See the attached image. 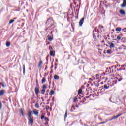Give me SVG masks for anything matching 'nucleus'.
Wrapping results in <instances>:
<instances>
[{
    "mask_svg": "<svg viewBox=\"0 0 126 126\" xmlns=\"http://www.w3.org/2000/svg\"><path fill=\"white\" fill-rule=\"evenodd\" d=\"M45 25L47 27L46 30H51V28L54 25V20L52 18H49L47 19V22L45 23Z\"/></svg>",
    "mask_w": 126,
    "mask_h": 126,
    "instance_id": "f257e3e1",
    "label": "nucleus"
},
{
    "mask_svg": "<svg viewBox=\"0 0 126 126\" xmlns=\"http://www.w3.org/2000/svg\"><path fill=\"white\" fill-rule=\"evenodd\" d=\"M93 35L94 40H97V37H99V33L96 30L93 31Z\"/></svg>",
    "mask_w": 126,
    "mask_h": 126,
    "instance_id": "f03ea898",
    "label": "nucleus"
},
{
    "mask_svg": "<svg viewBox=\"0 0 126 126\" xmlns=\"http://www.w3.org/2000/svg\"><path fill=\"white\" fill-rule=\"evenodd\" d=\"M36 85V87L35 88V94L36 95H38V94H39V90L40 89V86L39 85V84L38 83H37Z\"/></svg>",
    "mask_w": 126,
    "mask_h": 126,
    "instance_id": "7ed1b4c3",
    "label": "nucleus"
},
{
    "mask_svg": "<svg viewBox=\"0 0 126 126\" xmlns=\"http://www.w3.org/2000/svg\"><path fill=\"white\" fill-rule=\"evenodd\" d=\"M120 116H122V114H118L116 116H113L111 119H109V121H112V120H115V119H117L119 118V117H120Z\"/></svg>",
    "mask_w": 126,
    "mask_h": 126,
    "instance_id": "20e7f679",
    "label": "nucleus"
},
{
    "mask_svg": "<svg viewBox=\"0 0 126 126\" xmlns=\"http://www.w3.org/2000/svg\"><path fill=\"white\" fill-rule=\"evenodd\" d=\"M83 22H84V17H83L82 19H80L79 21V26H82V24H83Z\"/></svg>",
    "mask_w": 126,
    "mask_h": 126,
    "instance_id": "39448f33",
    "label": "nucleus"
},
{
    "mask_svg": "<svg viewBox=\"0 0 126 126\" xmlns=\"http://www.w3.org/2000/svg\"><path fill=\"white\" fill-rule=\"evenodd\" d=\"M119 50H126V46H125L124 45H121L118 48Z\"/></svg>",
    "mask_w": 126,
    "mask_h": 126,
    "instance_id": "423d86ee",
    "label": "nucleus"
},
{
    "mask_svg": "<svg viewBox=\"0 0 126 126\" xmlns=\"http://www.w3.org/2000/svg\"><path fill=\"white\" fill-rule=\"evenodd\" d=\"M33 113L34 115H35V116H38V115H39V111L37 109L33 110Z\"/></svg>",
    "mask_w": 126,
    "mask_h": 126,
    "instance_id": "0eeeda50",
    "label": "nucleus"
},
{
    "mask_svg": "<svg viewBox=\"0 0 126 126\" xmlns=\"http://www.w3.org/2000/svg\"><path fill=\"white\" fill-rule=\"evenodd\" d=\"M29 121L31 125V126H33V124H34V120L32 118H29Z\"/></svg>",
    "mask_w": 126,
    "mask_h": 126,
    "instance_id": "6e6552de",
    "label": "nucleus"
},
{
    "mask_svg": "<svg viewBox=\"0 0 126 126\" xmlns=\"http://www.w3.org/2000/svg\"><path fill=\"white\" fill-rule=\"evenodd\" d=\"M103 87L104 89H109V88H110V85H109V84H105L103 85Z\"/></svg>",
    "mask_w": 126,
    "mask_h": 126,
    "instance_id": "1a4fd4ad",
    "label": "nucleus"
},
{
    "mask_svg": "<svg viewBox=\"0 0 126 126\" xmlns=\"http://www.w3.org/2000/svg\"><path fill=\"white\" fill-rule=\"evenodd\" d=\"M31 115H32V110H29L28 112V118H31Z\"/></svg>",
    "mask_w": 126,
    "mask_h": 126,
    "instance_id": "9d476101",
    "label": "nucleus"
},
{
    "mask_svg": "<svg viewBox=\"0 0 126 126\" xmlns=\"http://www.w3.org/2000/svg\"><path fill=\"white\" fill-rule=\"evenodd\" d=\"M42 65H43V61H40L38 63L39 68H42Z\"/></svg>",
    "mask_w": 126,
    "mask_h": 126,
    "instance_id": "9b49d317",
    "label": "nucleus"
},
{
    "mask_svg": "<svg viewBox=\"0 0 126 126\" xmlns=\"http://www.w3.org/2000/svg\"><path fill=\"white\" fill-rule=\"evenodd\" d=\"M4 90H0V97L4 94Z\"/></svg>",
    "mask_w": 126,
    "mask_h": 126,
    "instance_id": "f8f14e48",
    "label": "nucleus"
},
{
    "mask_svg": "<svg viewBox=\"0 0 126 126\" xmlns=\"http://www.w3.org/2000/svg\"><path fill=\"white\" fill-rule=\"evenodd\" d=\"M126 5V0H123V3L121 5V7H125Z\"/></svg>",
    "mask_w": 126,
    "mask_h": 126,
    "instance_id": "ddd939ff",
    "label": "nucleus"
},
{
    "mask_svg": "<svg viewBox=\"0 0 126 126\" xmlns=\"http://www.w3.org/2000/svg\"><path fill=\"white\" fill-rule=\"evenodd\" d=\"M109 45H110V49H113V48H115V44L113 43H109Z\"/></svg>",
    "mask_w": 126,
    "mask_h": 126,
    "instance_id": "4468645a",
    "label": "nucleus"
},
{
    "mask_svg": "<svg viewBox=\"0 0 126 126\" xmlns=\"http://www.w3.org/2000/svg\"><path fill=\"white\" fill-rule=\"evenodd\" d=\"M117 79L118 81H122V80H123V77L118 75V76L117 77Z\"/></svg>",
    "mask_w": 126,
    "mask_h": 126,
    "instance_id": "2eb2a0df",
    "label": "nucleus"
},
{
    "mask_svg": "<svg viewBox=\"0 0 126 126\" xmlns=\"http://www.w3.org/2000/svg\"><path fill=\"white\" fill-rule=\"evenodd\" d=\"M120 13H121L122 15H125V14H126V12L123 10H120Z\"/></svg>",
    "mask_w": 126,
    "mask_h": 126,
    "instance_id": "dca6fc26",
    "label": "nucleus"
},
{
    "mask_svg": "<svg viewBox=\"0 0 126 126\" xmlns=\"http://www.w3.org/2000/svg\"><path fill=\"white\" fill-rule=\"evenodd\" d=\"M54 93H55V91H54V90H52L50 91V92L49 93V95H50V96H52V95H54Z\"/></svg>",
    "mask_w": 126,
    "mask_h": 126,
    "instance_id": "f3484780",
    "label": "nucleus"
},
{
    "mask_svg": "<svg viewBox=\"0 0 126 126\" xmlns=\"http://www.w3.org/2000/svg\"><path fill=\"white\" fill-rule=\"evenodd\" d=\"M116 31H118L119 32H121V30H122V28L121 27H117L115 29Z\"/></svg>",
    "mask_w": 126,
    "mask_h": 126,
    "instance_id": "a211bd4d",
    "label": "nucleus"
},
{
    "mask_svg": "<svg viewBox=\"0 0 126 126\" xmlns=\"http://www.w3.org/2000/svg\"><path fill=\"white\" fill-rule=\"evenodd\" d=\"M23 74H25V65H23Z\"/></svg>",
    "mask_w": 126,
    "mask_h": 126,
    "instance_id": "6ab92c4d",
    "label": "nucleus"
},
{
    "mask_svg": "<svg viewBox=\"0 0 126 126\" xmlns=\"http://www.w3.org/2000/svg\"><path fill=\"white\" fill-rule=\"evenodd\" d=\"M54 79H56V80H58V79H60V77L59 76L56 75L54 76Z\"/></svg>",
    "mask_w": 126,
    "mask_h": 126,
    "instance_id": "aec40b11",
    "label": "nucleus"
},
{
    "mask_svg": "<svg viewBox=\"0 0 126 126\" xmlns=\"http://www.w3.org/2000/svg\"><path fill=\"white\" fill-rule=\"evenodd\" d=\"M117 80H115L113 81L112 84L110 86H113V85H114L116 84V83H117Z\"/></svg>",
    "mask_w": 126,
    "mask_h": 126,
    "instance_id": "412c9836",
    "label": "nucleus"
},
{
    "mask_svg": "<svg viewBox=\"0 0 126 126\" xmlns=\"http://www.w3.org/2000/svg\"><path fill=\"white\" fill-rule=\"evenodd\" d=\"M50 56H53V57L55 56V54H54V52L53 51V50L50 51Z\"/></svg>",
    "mask_w": 126,
    "mask_h": 126,
    "instance_id": "4be33fe9",
    "label": "nucleus"
},
{
    "mask_svg": "<svg viewBox=\"0 0 126 126\" xmlns=\"http://www.w3.org/2000/svg\"><path fill=\"white\" fill-rule=\"evenodd\" d=\"M82 93V89H80L78 91V94L79 95Z\"/></svg>",
    "mask_w": 126,
    "mask_h": 126,
    "instance_id": "5701e85b",
    "label": "nucleus"
},
{
    "mask_svg": "<svg viewBox=\"0 0 126 126\" xmlns=\"http://www.w3.org/2000/svg\"><path fill=\"white\" fill-rule=\"evenodd\" d=\"M67 118V110H66L65 115H64V119L65 120Z\"/></svg>",
    "mask_w": 126,
    "mask_h": 126,
    "instance_id": "b1692460",
    "label": "nucleus"
},
{
    "mask_svg": "<svg viewBox=\"0 0 126 126\" xmlns=\"http://www.w3.org/2000/svg\"><path fill=\"white\" fill-rule=\"evenodd\" d=\"M44 82H46V78H43L41 81V83L43 84Z\"/></svg>",
    "mask_w": 126,
    "mask_h": 126,
    "instance_id": "393cba45",
    "label": "nucleus"
},
{
    "mask_svg": "<svg viewBox=\"0 0 126 126\" xmlns=\"http://www.w3.org/2000/svg\"><path fill=\"white\" fill-rule=\"evenodd\" d=\"M114 67L115 69H116V68H117V66H112L109 67V69L110 70H112V68H114Z\"/></svg>",
    "mask_w": 126,
    "mask_h": 126,
    "instance_id": "a878e982",
    "label": "nucleus"
},
{
    "mask_svg": "<svg viewBox=\"0 0 126 126\" xmlns=\"http://www.w3.org/2000/svg\"><path fill=\"white\" fill-rule=\"evenodd\" d=\"M53 36H51L49 37H48V41H53Z\"/></svg>",
    "mask_w": 126,
    "mask_h": 126,
    "instance_id": "bb28decb",
    "label": "nucleus"
},
{
    "mask_svg": "<svg viewBox=\"0 0 126 126\" xmlns=\"http://www.w3.org/2000/svg\"><path fill=\"white\" fill-rule=\"evenodd\" d=\"M94 85H95V86H96L97 87H99V83H97V82H94Z\"/></svg>",
    "mask_w": 126,
    "mask_h": 126,
    "instance_id": "cd10ccee",
    "label": "nucleus"
},
{
    "mask_svg": "<svg viewBox=\"0 0 126 126\" xmlns=\"http://www.w3.org/2000/svg\"><path fill=\"white\" fill-rule=\"evenodd\" d=\"M35 108H36L37 109H39V103H36L35 105Z\"/></svg>",
    "mask_w": 126,
    "mask_h": 126,
    "instance_id": "c85d7f7f",
    "label": "nucleus"
},
{
    "mask_svg": "<svg viewBox=\"0 0 126 126\" xmlns=\"http://www.w3.org/2000/svg\"><path fill=\"white\" fill-rule=\"evenodd\" d=\"M6 47H9V46H10V42H6Z\"/></svg>",
    "mask_w": 126,
    "mask_h": 126,
    "instance_id": "c756f323",
    "label": "nucleus"
},
{
    "mask_svg": "<svg viewBox=\"0 0 126 126\" xmlns=\"http://www.w3.org/2000/svg\"><path fill=\"white\" fill-rule=\"evenodd\" d=\"M45 92H46V90L45 89H42L41 90V94H45Z\"/></svg>",
    "mask_w": 126,
    "mask_h": 126,
    "instance_id": "7c9ffc66",
    "label": "nucleus"
},
{
    "mask_svg": "<svg viewBox=\"0 0 126 126\" xmlns=\"http://www.w3.org/2000/svg\"><path fill=\"white\" fill-rule=\"evenodd\" d=\"M20 112L21 114V115L23 116V117L24 116V114H23V111L22 110V109H21L20 110Z\"/></svg>",
    "mask_w": 126,
    "mask_h": 126,
    "instance_id": "2f4dec72",
    "label": "nucleus"
},
{
    "mask_svg": "<svg viewBox=\"0 0 126 126\" xmlns=\"http://www.w3.org/2000/svg\"><path fill=\"white\" fill-rule=\"evenodd\" d=\"M13 22H14V20L11 19L10 20L9 24H11V23H13Z\"/></svg>",
    "mask_w": 126,
    "mask_h": 126,
    "instance_id": "473e14b6",
    "label": "nucleus"
},
{
    "mask_svg": "<svg viewBox=\"0 0 126 126\" xmlns=\"http://www.w3.org/2000/svg\"><path fill=\"white\" fill-rule=\"evenodd\" d=\"M111 52H112V50L109 49V50H107L106 53H107V54H111Z\"/></svg>",
    "mask_w": 126,
    "mask_h": 126,
    "instance_id": "72a5a7b5",
    "label": "nucleus"
},
{
    "mask_svg": "<svg viewBox=\"0 0 126 126\" xmlns=\"http://www.w3.org/2000/svg\"><path fill=\"white\" fill-rule=\"evenodd\" d=\"M100 88V90L103 92V91H105V89L104 88V87H101Z\"/></svg>",
    "mask_w": 126,
    "mask_h": 126,
    "instance_id": "f704fd0d",
    "label": "nucleus"
},
{
    "mask_svg": "<svg viewBox=\"0 0 126 126\" xmlns=\"http://www.w3.org/2000/svg\"><path fill=\"white\" fill-rule=\"evenodd\" d=\"M1 108H2V103H1V101L0 100V110H1Z\"/></svg>",
    "mask_w": 126,
    "mask_h": 126,
    "instance_id": "c9c22d12",
    "label": "nucleus"
},
{
    "mask_svg": "<svg viewBox=\"0 0 126 126\" xmlns=\"http://www.w3.org/2000/svg\"><path fill=\"white\" fill-rule=\"evenodd\" d=\"M0 85H2V87H4L5 86L4 83H3V82L0 83Z\"/></svg>",
    "mask_w": 126,
    "mask_h": 126,
    "instance_id": "e433bc0d",
    "label": "nucleus"
},
{
    "mask_svg": "<svg viewBox=\"0 0 126 126\" xmlns=\"http://www.w3.org/2000/svg\"><path fill=\"white\" fill-rule=\"evenodd\" d=\"M114 72H116V70H114L113 69L112 70H110V73H114Z\"/></svg>",
    "mask_w": 126,
    "mask_h": 126,
    "instance_id": "4c0bfd02",
    "label": "nucleus"
},
{
    "mask_svg": "<svg viewBox=\"0 0 126 126\" xmlns=\"http://www.w3.org/2000/svg\"><path fill=\"white\" fill-rule=\"evenodd\" d=\"M40 119H41V120H43V119H45V115H42L41 116Z\"/></svg>",
    "mask_w": 126,
    "mask_h": 126,
    "instance_id": "58836bf2",
    "label": "nucleus"
},
{
    "mask_svg": "<svg viewBox=\"0 0 126 126\" xmlns=\"http://www.w3.org/2000/svg\"><path fill=\"white\" fill-rule=\"evenodd\" d=\"M122 33H124V32H126V28H124V29H122Z\"/></svg>",
    "mask_w": 126,
    "mask_h": 126,
    "instance_id": "ea45409f",
    "label": "nucleus"
},
{
    "mask_svg": "<svg viewBox=\"0 0 126 126\" xmlns=\"http://www.w3.org/2000/svg\"><path fill=\"white\" fill-rule=\"evenodd\" d=\"M117 40H121L122 39V37H121L120 35L117 36Z\"/></svg>",
    "mask_w": 126,
    "mask_h": 126,
    "instance_id": "a19ab883",
    "label": "nucleus"
},
{
    "mask_svg": "<svg viewBox=\"0 0 126 126\" xmlns=\"http://www.w3.org/2000/svg\"><path fill=\"white\" fill-rule=\"evenodd\" d=\"M44 120L46 122H49V118L48 117H44Z\"/></svg>",
    "mask_w": 126,
    "mask_h": 126,
    "instance_id": "79ce46f5",
    "label": "nucleus"
},
{
    "mask_svg": "<svg viewBox=\"0 0 126 126\" xmlns=\"http://www.w3.org/2000/svg\"><path fill=\"white\" fill-rule=\"evenodd\" d=\"M98 28H99V29H103V28H104V27L103 26L99 25Z\"/></svg>",
    "mask_w": 126,
    "mask_h": 126,
    "instance_id": "37998d69",
    "label": "nucleus"
},
{
    "mask_svg": "<svg viewBox=\"0 0 126 126\" xmlns=\"http://www.w3.org/2000/svg\"><path fill=\"white\" fill-rule=\"evenodd\" d=\"M47 88V85H43V89H46Z\"/></svg>",
    "mask_w": 126,
    "mask_h": 126,
    "instance_id": "c03bdc74",
    "label": "nucleus"
},
{
    "mask_svg": "<svg viewBox=\"0 0 126 126\" xmlns=\"http://www.w3.org/2000/svg\"><path fill=\"white\" fill-rule=\"evenodd\" d=\"M49 50H51V51H52V50H53V48L51 46H49Z\"/></svg>",
    "mask_w": 126,
    "mask_h": 126,
    "instance_id": "a18cd8bd",
    "label": "nucleus"
},
{
    "mask_svg": "<svg viewBox=\"0 0 126 126\" xmlns=\"http://www.w3.org/2000/svg\"><path fill=\"white\" fill-rule=\"evenodd\" d=\"M49 109H50V107H49V106H46V110H49Z\"/></svg>",
    "mask_w": 126,
    "mask_h": 126,
    "instance_id": "49530a36",
    "label": "nucleus"
},
{
    "mask_svg": "<svg viewBox=\"0 0 126 126\" xmlns=\"http://www.w3.org/2000/svg\"><path fill=\"white\" fill-rule=\"evenodd\" d=\"M76 100H77V98L75 97V98H74V102H76Z\"/></svg>",
    "mask_w": 126,
    "mask_h": 126,
    "instance_id": "de8ad7c7",
    "label": "nucleus"
},
{
    "mask_svg": "<svg viewBox=\"0 0 126 126\" xmlns=\"http://www.w3.org/2000/svg\"><path fill=\"white\" fill-rule=\"evenodd\" d=\"M105 123H106V122H101L100 124H105Z\"/></svg>",
    "mask_w": 126,
    "mask_h": 126,
    "instance_id": "09e8293b",
    "label": "nucleus"
},
{
    "mask_svg": "<svg viewBox=\"0 0 126 126\" xmlns=\"http://www.w3.org/2000/svg\"><path fill=\"white\" fill-rule=\"evenodd\" d=\"M72 109H74V110H75V108H74V106H73L72 107Z\"/></svg>",
    "mask_w": 126,
    "mask_h": 126,
    "instance_id": "8fccbe9b",
    "label": "nucleus"
},
{
    "mask_svg": "<svg viewBox=\"0 0 126 126\" xmlns=\"http://www.w3.org/2000/svg\"><path fill=\"white\" fill-rule=\"evenodd\" d=\"M53 67H54V65H52L51 67V69H52V68H53Z\"/></svg>",
    "mask_w": 126,
    "mask_h": 126,
    "instance_id": "3c124183",
    "label": "nucleus"
},
{
    "mask_svg": "<svg viewBox=\"0 0 126 126\" xmlns=\"http://www.w3.org/2000/svg\"><path fill=\"white\" fill-rule=\"evenodd\" d=\"M54 32V31H52L51 32V34H53V32Z\"/></svg>",
    "mask_w": 126,
    "mask_h": 126,
    "instance_id": "603ef678",
    "label": "nucleus"
},
{
    "mask_svg": "<svg viewBox=\"0 0 126 126\" xmlns=\"http://www.w3.org/2000/svg\"><path fill=\"white\" fill-rule=\"evenodd\" d=\"M108 121H109V120H106V121H104V122H106H106H108Z\"/></svg>",
    "mask_w": 126,
    "mask_h": 126,
    "instance_id": "864d4df0",
    "label": "nucleus"
},
{
    "mask_svg": "<svg viewBox=\"0 0 126 126\" xmlns=\"http://www.w3.org/2000/svg\"><path fill=\"white\" fill-rule=\"evenodd\" d=\"M56 69H57V66L55 67V70H56Z\"/></svg>",
    "mask_w": 126,
    "mask_h": 126,
    "instance_id": "5fc2aeb1",
    "label": "nucleus"
},
{
    "mask_svg": "<svg viewBox=\"0 0 126 126\" xmlns=\"http://www.w3.org/2000/svg\"><path fill=\"white\" fill-rule=\"evenodd\" d=\"M55 61H56V62H58V59H56L55 60Z\"/></svg>",
    "mask_w": 126,
    "mask_h": 126,
    "instance_id": "6e6d98bb",
    "label": "nucleus"
},
{
    "mask_svg": "<svg viewBox=\"0 0 126 126\" xmlns=\"http://www.w3.org/2000/svg\"><path fill=\"white\" fill-rule=\"evenodd\" d=\"M96 77H97V76H99V75L96 74Z\"/></svg>",
    "mask_w": 126,
    "mask_h": 126,
    "instance_id": "4d7b16f0",
    "label": "nucleus"
},
{
    "mask_svg": "<svg viewBox=\"0 0 126 126\" xmlns=\"http://www.w3.org/2000/svg\"><path fill=\"white\" fill-rule=\"evenodd\" d=\"M120 70H123V69L120 68Z\"/></svg>",
    "mask_w": 126,
    "mask_h": 126,
    "instance_id": "13d9d810",
    "label": "nucleus"
},
{
    "mask_svg": "<svg viewBox=\"0 0 126 126\" xmlns=\"http://www.w3.org/2000/svg\"><path fill=\"white\" fill-rule=\"evenodd\" d=\"M87 99H88L89 98V96H87Z\"/></svg>",
    "mask_w": 126,
    "mask_h": 126,
    "instance_id": "bf43d9fd",
    "label": "nucleus"
},
{
    "mask_svg": "<svg viewBox=\"0 0 126 126\" xmlns=\"http://www.w3.org/2000/svg\"><path fill=\"white\" fill-rule=\"evenodd\" d=\"M49 85H51V82H49Z\"/></svg>",
    "mask_w": 126,
    "mask_h": 126,
    "instance_id": "052dcab7",
    "label": "nucleus"
},
{
    "mask_svg": "<svg viewBox=\"0 0 126 126\" xmlns=\"http://www.w3.org/2000/svg\"><path fill=\"white\" fill-rule=\"evenodd\" d=\"M104 54H106V52L104 51Z\"/></svg>",
    "mask_w": 126,
    "mask_h": 126,
    "instance_id": "680f3d73",
    "label": "nucleus"
},
{
    "mask_svg": "<svg viewBox=\"0 0 126 126\" xmlns=\"http://www.w3.org/2000/svg\"><path fill=\"white\" fill-rule=\"evenodd\" d=\"M122 66H126V65H122Z\"/></svg>",
    "mask_w": 126,
    "mask_h": 126,
    "instance_id": "e2e57ef3",
    "label": "nucleus"
},
{
    "mask_svg": "<svg viewBox=\"0 0 126 126\" xmlns=\"http://www.w3.org/2000/svg\"><path fill=\"white\" fill-rule=\"evenodd\" d=\"M55 65H56V66H57V64L56 63L55 64Z\"/></svg>",
    "mask_w": 126,
    "mask_h": 126,
    "instance_id": "0e129e2a",
    "label": "nucleus"
},
{
    "mask_svg": "<svg viewBox=\"0 0 126 126\" xmlns=\"http://www.w3.org/2000/svg\"><path fill=\"white\" fill-rule=\"evenodd\" d=\"M104 41H102V43H104Z\"/></svg>",
    "mask_w": 126,
    "mask_h": 126,
    "instance_id": "69168bd1",
    "label": "nucleus"
},
{
    "mask_svg": "<svg viewBox=\"0 0 126 126\" xmlns=\"http://www.w3.org/2000/svg\"><path fill=\"white\" fill-rule=\"evenodd\" d=\"M123 70H125V68L123 69Z\"/></svg>",
    "mask_w": 126,
    "mask_h": 126,
    "instance_id": "338daca9",
    "label": "nucleus"
},
{
    "mask_svg": "<svg viewBox=\"0 0 126 126\" xmlns=\"http://www.w3.org/2000/svg\"><path fill=\"white\" fill-rule=\"evenodd\" d=\"M1 88V87L0 86V89Z\"/></svg>",
    "mask_w": 126,
    "mask_h": 126,
    "instance_id": "774afa93",
    "label": "nucleus"
}]
</instances>
